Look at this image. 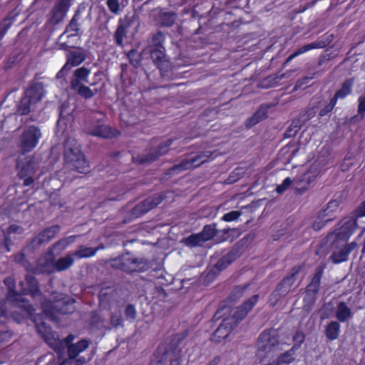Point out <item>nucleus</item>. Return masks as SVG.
I'll list each match as a JSON object with an SVG mask.
<instances>
[{"instance_id": "f257e3e1", "label": "nucleus", "mask_w": 365, "mask_h": 365, "mask_svg": "<svg viewBox=\"0 0 365 365\" xmlns=\"http://www.w3.org/2000/svg\"><path fill=\"white\" fill-rule=\"evenodd\" d=\"M258 295L255 294L247 300L242 306L235 308L224 307L216 313L218 318L222 317V322L212 334V339L220 342L227 338L237 323L243 319L258 301Z\"/></svg>"}, {"instance_id": "f03ea898", "label": "nucleus", "mask_w": 365, "mask_h": 365, "mask_svg": "<svg viewBox=\"0 0 365 365\" xmlns=\"http://www.w3.org/2000/svg\"><path fill=\"white\" fill-rule=\"evenodd\" d=\"M37 331L42 336L46 343L58 353H61L64 349H68V356H76L83 351L88 346L87 340L79 341L76 344H70L73 340L72 335L68 336L66 339L60 340L50 327L46 324L45 322H38L34 319Z\"/></svg>"}, {"instance_id": "7ed1b4c3", "label": "nucleus", "mask_w": 365, "mask_h": 365, "mask_svg": "<svg viewBox=\"0 0 365 365\" xmlns=\"http://www.w3.org/2000/svg\"><path fill=\"white\" fill-rule=\"evenodd\" d=\"M4 284L8 288L6 295V301H0V315L7 317L10 312H9L6 304H11L13 307L19 308L22 312L21 317L16 316L15 312L11 313L12 317L17 322H20L23 317H29L34 322L36 319L38 322V319L33 314L34 309L21 297V295L14 290V280L12 277H8L4 279Z\"/></svg>"}, {"instance_id": "20e7f679", "label": "nucleus", "mask_w": 365, "mask_h": 365, "mask_svg": "<svg viewBox=\"0 0 365 365\" xmlns=\"http://www.w3.org/2000/svg\"><path fill=\"white\" fill-rule=\"evenodd\" d=\"M65 163L68 168L79 173L89 171V165L80 150L79 145L75 139H68L65 145Z\"/></svg>"}, {"instance_id": "39448f33", "label": "nucleus", "mask_w": 365, "mask_h": 365, "mask_svg": "<svg viewBox=\"0 0 365 365\" xmlns=\"http://www.w3.org/2000/svg\"><path fill=\"white\" fill-rule=\"evenodd\" d=\"M282 349L279 341V334L275 329L263 331L259 336L257 342V357L260 363L271 356L275 351Z\"/></svg>"}, {"instance_id": "423d86ee", "label": "nucleus", "mask_w": 365, "mask_h": 365, "mask_svg": "<svg viewBox=\"0 0 365 365\" xmlns=\"http://www.w3.org/2000/svg\"><path fill=\"white\" fill-rule=\"evenodd\" d=\"M358 227L357 221L354 218L348 217L344 219L339 224V227L328 235V240H340L346 242L353 235Z\"/></svg>"}, {"instance_id": "0eeeda50", "label": "nucleus", "mask_w": 365, "mask_h": 365, "mask_svg": "<svg viewBox=\"0 0 365 365\" xmlns=\"http://www.w3.org/2000/svg\"><path fill=\"white\" fill-rule=\"evenodd\" d=\"M42 137L40 129L36 126H29L21 134L19 147L23 153L31 152L34 149Z\"/></svg>"}, {"instance_id": "6e6552de", "label": "nucleus", "mask_w": 365, "mask_h": 365, "mask_svg": "<svg viewBox=\"0 0 365 365\" xmlns=\"http://www.w3.org/2000/svg\"><path fill=\"white\" fill-rule=\"evenodd\" d=\"M300 271V267H294L289 275L286 277L278 285L277 288L271 295L270 301L272 305L276 304L280 297H285L294 285L297 277Z\"/></svg>"}, {"instance_id": "1a4fd4ad", "label": "nucleus", "mask_w": 365, "mask_h": 365, "mask_svg": "<svg viewBox=\"0 0 365 365\" xmlns=\"http://www.w3.org/2000/svg\"><path fill=\"white\" fill-rule=\"evenodd\" d=\"M36 168V163L32 156L24 158L20 157L17 163L18 174L21 178H24L25 186H29L34 182L32 175L35 173Z\"/></svg>"}, {"instance_id": "9d476101", "label": "nucleus", "mask_w": 365, "mask_h": 365, "mask_svg": "<svg viewBox=\"0 0 365 365\" xmlns=\"http://www.w3.org/2000/svg\"><path fill=\"white\" fill-rule=\"evenodd\" d=\"M73 302L70 303V300L55 299L54 303L48 302L42 305L43 314L46 317L53 318L56 314H68L73 312L72 307Z\"/></svg>"}, {"instance_id": "9b49d317", "label": "nucleus", "mask_w": 365, "mask_h": 365, "mask_svg": "<svg viewBox=\"0 0 365 365\" xmlns=\"http://www.w3.org/2000/svg\"><path fill=\"white\" fill-rule=\"evenodd\" d=\"M210 151L203 152L202 154L189 160H185L178 165H175L170 169L173 173H178L182 170L192 169L207 161L212 156Z\"/></svg>"}, {"instance_id": "f8f14e48", "label": "nucleus", "mask_w": 365, "mask_h": 365, "mask_svg": "<svg viewBox=\"0 0 365 365\" xmlns=\"http://www.w3.org/2000/svg\"><path fill=\"white\" fill-rule=\"evenodd\" d=\"M172 143L173 140H167L165 142L158 145L157 150H152L148 154L133 158V159L140 164L151 163L157 160L160 155L165 154L168 151L169 147Z\"/></svg>"}, {"instance_id": "ddd939ff", "label": "nucleus", "mask_w": 365, "mask_h": 365, "mask_svg": "<svg viewBox=\"0 0 365 365\" xmlns=\"http://www.w3.org/2000/svg\"><path fill=\"white\" fill-rule=\"evenodd\" d=\"M163 200V197L160 194L155 195L153 197L148 198L143 202L137 205L132 210V214L135 217H138L150 210L159 205Z\"/></svg>"}, {"instance_id": "4468645a", "label": "nucleus", "mask_w": 365, "mask_h": 365, "mask_svg": "<svg viewBox=\"0 0 365 365\" xmlns=\"http://www.w3.org/2000/svg\"><path fill=\"white\" fill-rule=\"evenodd\" d=\"M163 200V197L160 194L155 195L153 197L148 198L143 202L137 205L132 210V214L135 217H138L150 210L159 205Z\"/></svg>"}, {"instance_id": "2eb2a0df", "label": "nucleus", "mask_w": 365, "mask_h": 365, "mask_svg": "<svg viewBox=\"0 0 365 365\" xmlns=\"http://www.w3.org/2000/svg\"><path fill=\"white\" fill-rule=\"evenodd\" d=\"M323 274V268L318 267L317 272L312 278L311 283L307 286L306 296L304 297L305 302H309L313 304L316 300V294H317L321 283V279Z\"/></svg>"}, {"instance_id": "dca6fc26", "label": "nucleus", "mask_w": 365, "mask_h": 365, "mask_svg": "<svg viewBox=\"0 0 365 365\" xmlns=\"http://www.w3.org/2000/svg\"><path fill=\"white\" fill-rule=\"evenodd\" d=\"M55 271L54 254L52 250L42 255L36 262L34 272L36 273Z\"/></svg>"}, {"instance_id": "f3484780", "label": "nucleus", "mask_w": 365, "mask_h": 365, "mask_svg": "<svg viewBox=\"0 0 365 365\" xmlns=\"http://www.w3.org/2000/svg\"><path fill=\"white\" fill-rule=\"evenodd\" d=\"M357 245V243L353 241L341 247L336 248L331 256L332 262L335 264L346 262L348 259L350 252L355 250Z\"/></svg>"}, {"instance_id": "a211bd4d", "label": "nucleus", "mask_w": 365, "mask_h": 365, "mask_svg": "<svg viewBox=\"0 0 365 365\" xmlns=\"http://www.w3.org/2000/svg\"><path fill=\"white\" fill-rule=\"evenodd\" d=\"M88 133L103 138H110L116 136L118 132L108 125L98 124L88 128Z\"/></svg>"}, {"instance_id": "6ab92c4d", "label": "nucleus", "mask_w": 365, "mask_h": 365, "mask_svg": "<svg viewBox=\"0 0 365 365\" xmlns=\"http://www.w3.org/2000/svg\"><path fill=\"white\" fill-rule=\"evenodd\" d=\"M60 231V227L58 225L51 226L45 229L32 241L34 247L40 246L43 243L48 242L53 239Z\"/></svg>"}, {"instance_id": "aec40b11", "label": "nucleus", "mask_w": 365, "mask_h": 365, "mask_svg": "<svg viewBox=\"0 0 365 365\" xmlns=\"http://www.w3.org/2000/svg\"><path fill=\"white\" fill-rule=\"evenodd\" d=\"M86 56L84 53L79 51H73L69 53L67 56V62L58 73L57 76L63 74L64 72L68 71L72 66H77L84 61Z\"/></svg>"}, {"instance_id": "412c9836", "label": "nucleus", "mask_w": 365, "mask_h": 365, "mask_svg": "<svg viewBox=\"0 0 365 365\" xmlns=\"http://www.w3.org/2000/svg\"><path fill=\"white\" fill-rule=\"evenodd\" d=\"M150 57L153 62L160 69H168L170 66L169 62L166 60L165 48H153L150 49Z\"/></svg>"}, {"instance_id": "4be33fe9", "label": "nucleus", "mask_w": 365, "mask_h": 365, "mask_svg": "<svg viewBox=\"0 0 365 365\" xmlns=\"http://www.w3.org/2000/svg\"><path fill=\"white\" fill-rule=\"evenodd\" d=\"M71 0H58L53 9V19L56 23L63 20L71 6Z\"/></svg>"}, {"instance_id": "5701e85b", "label": "nucleus", "mask_w": 365, "mask_h": 365, "mask_svg": "<svg viewBox=\"0 0 365 365\" xmlns=\"http://www.w3.org/2000/svg\"><path fill=\"white\" fill-rule=\"evenodd\" d=\"M43 95L44 90L41 83L32 85L25 93V96L29 98V101L34 104L40 101Z\"/></svg>"}, {"instance_id": "b1692460", "label": "nucleus", "mask_w": 365, "mask_h": 365, "mask_svg": "<svg viewBox=\"0 0 365 365\" xmlns=\"http://www.w3.org/2000/svg\"><path fill=\"white\" fill-rule=\"evenodd\" d=\"M340 202L338 200L329 201L327 207L321 212V217L325 218L327 221L333 220L339 210Z\"/></svg>"}, {"instance_id": "393cba45", "label": "nucleus", "mask_w": 365, "mask_h": 365, "mask_svg": "<svg viewBox=\"0 0 365 365\" xmlns=\"http://www.w3.org/2000/svg\"><path fill=\"white\" fill-rule=\"evenodd\" d=\"M297 346H292L289 350L280 354L272 361V365H289L295 360V353Z\"/></svg>"}, {"instance_id": "a878e982", "label": "nucleus", "mask_w": 365, "mask_h": 365, "mask_svg": "<svg viewBox=\"0 0 365 365\" xmlns=\"http://www.w3.org/2000/svg\"><path fill=\"white\" fill-rule=\"evenodd\" d=\"M319 170L317 165H312L309 170L305 173L302 177L296 179V183L299 185V182H304L305 185L302 187L306 188V186L314 180L316 177L319 175Z\"/></svg>"}, {"instance_id": "bb28decb", "label": "nucleus", "mask_w": 365, "mask_h": 365, "mask_svg": "<svg viewBox=\"0 0 365 365\" xmlns=\"http://www.w3.org/2000/svg\"><path fill=\"white\" fill-rule=\"evenodd\" d=\"M181 351L177 348L167 351L162 359V363L169 362L170 365H180Z\"/></svg>"}, {"instance_id": "cd10ccee", "label": "nucleus", "mask_w": 365, "mask_h": 365, "mask_svg": "<svg viewBox=\"0 0 365 365\" xmlns=\"http://www.w3.org/2000/svg\"><path fill=\"white\" fill-rule=\"evenodd\" d=\"M353 313L351 309L346 304L345 302H341L339 303L336 310V317L341 322H345L349 319L352 318Z\"/></svg>"}, {"instance_id": "c85d7f7f", "label": "nucleus", "mask_w": 365, "mask_h": 365, "mask_svg": "<svg viewBox=\"0 0 365 365\" xmlns=\"http://www.w3.org/2000/svg\"><path fill=\"white\" fill-rule=\"evenodd\" d=\"M75 257L72 252H68L65 257L59 258L55 262V271H64L70 268L74 263Z\"/></svg>"}, {"instance_id": "c756f323", "label": "nucleus", "mask_w": 365, "mask_h": 365, "mask_svg": "<svg viewBox=\"0 0 365 365\" xmlns=\"http://www.w3.org/2000/svg\"><path fill=\"white\" fill-rule=\"evenodd\" d=\"M325 46V44L324 43H322V42H314V43H309V44H307V45H304L302 47H300L299 48H298L294 53H292V55H290L287 61H286V63H289L290 62L292 59H294V58H296L297 56L301 55V54H303L312 49H314V48H323Z\"/></svg>"}, {"instance_id": "7c9ffc66", "label": "nucleus", "mask_w": 365, "mask_h": 365, "mask_svg": "<svg viewBox=\"0 0 365 365\" xmlns=\"http://www.w3.org/2000/svg\"><path fill=\"white\" fill-rule=\"evenodd\" d=\"M91 73V71L85 67H81L76 70L74 73L75 79L71 81L72 88H76L81 81L88 83L87 78Z\"/></svg>"}, {"instance_id": "2f4dec72", "label": "nucleus", "mask_w": 365, "mask_h": 365, "mask_svg": "<svg viewBox=\"0 0 365 365\" xmlns=\"http://www.w3.org/2000/svg\"><path fill=\"white\" fill-rule=\"evenodd\" d=\"M99 249L100 247L93 249L91 247H87L86 246L81 245L78 248V250L71 252L76 259H80L82 258L94 256Z\"/></svg>"}, {"instance_id": "473e14b6", "label": "nucleus", "mask_w": 365, "mask_h": 365, "mask_svg": "<svg viewBox=\"0 0 365 365\" xmlns=\"http://www.w3.org/2000/svg\"><path fill=\"white\" fill-rule=\"evenodd\" d=\"M340 332V324L333 321L329 323L325 329L326 336L329 340H334L338 338Z\"/></svg>"}, {"instance_id": "72a5a7b5", "label": "nucleus", "mask_w": 365, "mask_h": 365, "mask_svg": "<svg viewBox=\"0 0 365 365\" xmlns=\"http://www.w3.org/2000/svg\"><path fill=\"white\" fill-rule=\"evenodd\" d=\"M26 281L28 284V288H23L21 294H31L32 296H35L38 292V284L36 279L31 275H27Z\"/></svg>"}, {"instance_id": "f704fd0d", "label": "nucleus", "mask_w": 365, "mask_h": 365, "mask_svg": "<svg viewBox=\"0 0 365 365\" xmlns=\"http://www.w3.org/2000/svg\"><path fill=\"white\" fill-rule=\"evenodd\" d=\"M76 235H71L58 240L56 243L53 245V250L56 251L58 254L61 253L62 251L66 249L70 245L73 243L76 240Z\"/></svg>"}, {"instance_id": "c9c22d12", "label": "nucleus", "mask_w": 365, "mask_h": 365, "mask_svg": "<svg viewBox=\"0 0 365 365\" xmlns=\"http://www.w3.org/2000/svg\"><path fill=\"white\" fill-rule=\"evenodd\" d=\"M267 117V109L264 107H261L259 109H258L254 115L250 117L246 125L247 127L250 128L255 125H256L257 123L261 121L262 120L264 119Z\"/></svg>"}, {"instance_id": "e433bc0d", "label": "nucleus", "mask_w": 365, "mask_h": 365, "mask_svg": "<svg viewBox=\"0 0 365 365\" xmlns=\"http://www.w3.org/2000/svg\"><path fill=\"white\" fill-rule=\"evenodd\" d=\"M23 232V227L16 224L11 225L7 230V232L5 236L6 241L11 242L13 239H15L17 236L21 235Z\"/></svg>"}, {"instance_id": "4c0bfd02", "label": "nucleus", "mask_w": 365, "mask_h": 365, "mask_svg": "<svg viewBox=\"0 0 365 365\" xmlns=\"http://www.w3.org/2000/svg\"><path fill=\"white\" fill-rule=\"evenodd\" d=\"M176 15L173 12H161L158 16L160 24L165 26H170L173 24Z\"/></svg>"}, {"instance_id": "58836bf2", "label": "nucleus", "mask_w": 365, "mask_h": 365, "mask_svg": "<svg viewBox=\"0 0 365 365\" xmlns=\"http://www.w3.org/2000/svg\"><path fill=\"white\" fill-rule=\"evenodd\" d=\"M353 85L352 80H346L341 87V88L338 91L333 98H336V102L338 98H344L347 95H349L351 91V87Z\"/></svg>"}, {"instance_id": "ea45409f", "label": "nucleus", "mask_w": 365, "mask_h": 365, "mask_svg": "<svg viewBox=\"0 0 365 365\" xmlns=\"http://www.w3.org/2000/svg\"><path fill=\"white\" fill-rule=\"evenodd\" d=\"M121 269L125 272H132L138 271V259L135 258L128 257L125 259V262H123Z\"/></svg>"}, {"instance_id": "a19ab883", "label": "nucleus", "mask_w": 365, "mask_h": 365, "mask_svg": "<svg viewBox=\"0 0 365 365\" xmlns=\"http://www.w3.org/2000/svg\"><path fill=\"white\" fill-rule=\"evenodd\" d=\"M216 234L215 225H208L204 227L202 231L200 233L201 237L205 242L211 240Z\"/></svg>"}, {"instance_id": "79ce46f5", "label": "nucleus", "mask_w": 365, "mask_h": 365, "mask_svg": "<svg viewBox=\"0 0 365 365\" xmlns=\"http://www.w3.org/2000/svg\"><path fill=\"white\" fill-rule=\"evenodd\" d=\"M34 105V104L29 101V98L24 96L21 101L18 110L21 115H26L31 110V107Z\"/></svg>"}, {"instance_id": "37998d69", "label": "nucleus", "mask_w": 365, "mask_h": 365, "mask_svg": "<svg viewBox=\"0 0 365 365\" xmlns=\"http://www.w3.org/2000/svg\"><path fill=\"white\" fill-rule=\"evenodd\" d=\"M234 260L232 252L222 257L216 264V268L219 270L225 269Z\"/></svg>"}, {"instance_id": "c03bdc74", "label": "nucleus", "mask_w": 365, "mask_h": 365, "mask_svg": "<svg viewBox=\"0 0 365 365\" xmlns=\"http://www.w3.org/2000/svg\"><path fill=\"white\" fill-rule=\"evenodd\" d=\"M204 242L205 241L200 233L192 235L185 239V244L190 247L201 246Z\"/></svg>"}, {"instance_id": "a18cd8bd", "label": "nucleus", "mask_w": 365, "mask_h": 365, "mask_svg": "<svg viewBox=\"0 0 365 365\" xmlns=\"http://www.w3.org/2000/svg\"><path fill=\"white\" fill-rule=\"evenodd\" d=\"M165 41L164 34L159 31L155 34L152 38L151 48H164L163 43Z\"/></svg>"}, {"instance_id": "49530a36", "label": "nucleus", "mask_w": 365, "mask_h": 365, "mask_svg": "<svg viewBox=\"0 0 365 365\" xmlns=\"http://www.w3.org/2000/svg\"><path fill=\"white\" fill-rule=\"evenodd\" d=\"M126 26L123 24H120L115 33V40L118 45H121L123 41V38L126 34Z\"/></svg>"}, {"instance_id": "de8ad7c7", "label": "nucleus", "mask_w": 365, "mask_h": 365, "mask_svg": "<svg viewBox=\"0 0 365 365\" xmlns=\"http://www.w3.org/2000/svg\"><path fill=\"white\" fill-rule=\"evenodd\" d=\"M86 360L84 358H77L76 356H68L60 365H83Z\"/></svg>"}, {"instance_id": "09e8293b", "label": "nucleus", "mask_w": 365, "mask_h": 365, "mask_svg": "<svg viewBox=\"0 0 365 365\" xmlns=\"http://www.w3.org/2000/svg\"><path fill=\"white\" fill-rule=\"evenodd\" d=\"M73 120V117L70 115L69 111L66 110V107L65 105H63L60 110V115L58 121V125L61 124L66 123V120Z\"/></svg>"}, {"instance_id": "8fccbe9b", "label": "nucleus", "mask_w": 365, "mask_h": 365, "mask_svg": "<svg viewBox=\"0 0 365 365\" xmlns=\"http://www.w3.org/2000/svg\"><path fill=\"white\" fill-rule=\"evenodd\" d=\"M78 93L86 98H91L94 93L87 86L78 84L76 88H73Z\"/></svg>"}, {"instance_id": "3c124183", "label": "nucleus", "mask_w": 365, "mask_h": 365, "mask_svg": "<svg viewBox=\"0 0 365 365\" xmlns=\"http://www.w3.org/2000/svg\"><path fill=\"white\" fill-rule=\"evenodd\" d=\"M123 322V318L120 312L116 311L112 314L110 317V324L113 327L122 326Z\"/></svg>"}, {"instance_id": "603ef678", "label": "nucleus", "mask_w": 365, "mask_h": 365, "mask_svg": "<svg viewBox=\"0 0 365 365\" xmlns=\"http://www.w3.org/2000/svg\"><path fill=\"white\" fill-rule=\"evenodd\" d=\"M78 31V24L76 16H73L71 19L69 25L66 28V32H73L70 36H76Z\"/></svg>"}, {"instance_id": "864d4df0", "label": "nucleus", "mask_w": 365, "mask_h": 365, "mask_svg": "<svg viewBox=\"0 0 365 365\" xmlns=\"http://www.w3.org/2000/svg\"><path fill=\"white\" fill-rule=\"evenodd\" d=\"M136 310L133 305L129 304L125 309V318L129 321H133L136 317Z\"/></svg>"}, {"instance_id": "5fc2aeb1", "label": "nucleus", "mask_w": 365, "mask_h": 365, "mask_svg": "<svg viewBox=\"0 0 365 365\" xmlns=\"http://www.w3.org/2000/svg\"><path fill=\"white\" fill-rule=\"evenodd\" d=\"M241 215V212L239 211L233 210L230 212L225 214L222 220L226 222H232L236 220Z\"/></svg>"}, {"instance_id": "6e6d98bb", "label": "nucleus", "mask_w": 365, "mask_h": 365, "mask_svg": "<svg viewBox=\"0 0 365 365\" xmlns=\"http://www.w3.org/2000/svg\"><path fill=\"white\" fill-rule=\"evenodd\" d=\"M305 339L304 334L300 331H297L293 336V341L294 342V344L293 346H297V349L300 347L301 344L304 342Z\"/></svg>"}, {"instance_id": "4d7b16f0", "label": "nucleus", "mask_w": 365, "mask_h": 365, "mask_svg": "<svg viewBox=\"0 0 365 365\" xmlns=\"http://www.w3.org/2000/svg\"><path fill=\"white\" fill-rule=\"evenodd\" d=\"M336 104V98H331L329 103L320 110L319 115L324 116L329 113H330L334 109Z\"/></svg>"}, {"instance_id": "13d9d810", "label": "nucleus", "mask_w": 365, "mask_h": 365, "mask_svg": "<svg viewBox=\"0 0 365 365\" xmlns=\"http://www.w3.org/2000/svg\"><path fill=\"white\" fill-rule=\"evenodd\" d=\"M106 4L109 10L113 14H118L120 9L118 0H107Z\"/></svg>"}, {"instance_id": "bf43d9fd", "label": "nucleus", "mask_w": 365, "mask_h": 365, "mask_svg": "<svg viewBox=\"0 0 365 365\" xmlns=\"http://www.w3.org/2000/svg\"><path fill=\"white\" fill-rule=\"evenodd\" d=\"M300 125L298 120H294L291 125V128L289 130H287L285 133V135L287 137H291L294 135L299 130Z\"/></svg>"}, {"instance_id": "052dcab7", "label": "nucleus", "mask_w": 365, "mask_h": 365, "mask_svg": "<svg viewBox=\"0 0 365 365\" xmlns=\"http://www.w3.org/2000/svg\"><path fill=\"white\" fill-rule=\"evenodd\" d=\"M329 222V221L325 220V218L321 217V212H320L313 224V228L315 230H319Z\"/></svg>"}, {"instance_id": "680f3d73", "label": "nucleus", "mask_w": 365, "mask_h": 365, "mask_svg": "<svg viewBox=\"0 0 365 365\" xmlns=\"http://www.w3.org/2000/svg\"><path fill=\"white\" fill-rule=\"evenodd\" d=\"M292 180H291L290 178H285L282 183L279 185L277 188H276V191L278 192V193H282L284 190H286L292 184Z\"/></svg>"}, {"instance_id": "e2e57ef3", "label": "nucleus", "mask_w": 365, "mask_h": 365, "mask_svg": "<svg viewBox=\"0 0 365 365\" xmlns=\"http://www.w3.org/2000/svg\"><path fill=\"white\" fill-rule=\"evenodd\" d=\"M358 101V113L363 118L365 113V98L361 96L359 98Z\"/></svg>"}, {"instance_id": "0e129e2a", "label": "nucleus", "mask_w": 365, "mask_h": 365, "mask_svg": "<svg viewBox=\"0 0 365 365\" xmlns=\"http://www.w3.org/2000/svg\"><path fill=\"white\" fill-rule=\"evenodd\" d=\"M354 215L356 217H362L365 216V200L354 211Z\"/></svg>"}, {"instance_id": "69168bd1", "label": "nucleus", "mask_w": 365, "mask_h": 365, "mask_svg": "<svg viewBox=\"0 0 365 365\" xmlns=\"http://www.w3.org/2000/svg\"><path fill=\"white\" fill-rule=\"evenodd\" d=\"M11 337V334L10 331H2L0 332V344L4 341H7Z\"/></svg>"}, {"instance_id": "338daca9", "label": "nucleus", "mask_w": 365, "mask_h": 365, "mask_svg": "<svg viewBox=\"0 0 365 365\" xmlns=\"http://www.w3.org/2000/svg\"><path fill=\"white\" fill-rule=\"evenodd\" d=\"M312 78H313V76H311V77H308V76L304 77L303 78L297 81V82L296 83V86H295V88H301L304 84L308 83L310 81V80H312Z\"/></svg>"}, {"instance_id": "774afa93", "label": "nucleus", "mask_w": 365, "mask_h": 365, "mask_svg": "<svg viewBox=\"0 0 365 365\" xmlns=\"http://www.w3.org/2000/svg\"><path fill=\"white\" fill-rule=\"evenodd\" d=\"M244 289L243 287H236L235 289V290L233 291V297L234 299H235L236 297H239L242 295L243 291H244Z\"/></svg>"}]
</instances>
